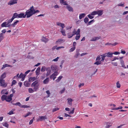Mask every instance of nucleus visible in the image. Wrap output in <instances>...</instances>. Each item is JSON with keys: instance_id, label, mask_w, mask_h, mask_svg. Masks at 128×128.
Segmentation results:
<instances>
[{"instance_id": "a878e982", "label": "nucleus", "mask_w": 128, "mask_h": 128, "mask_svg": "<svg viewBox=\"0 0 128 128\" xmlns=\"http://www.w3.org/2000/svg\"><path fill=\"white\" fill-rule=\"evenodd\" d=\"M79 50H78L76 51V54L74 56V57L75 58H77L78 57V56L80 55V54H79Z\"/></svg>"}, {"instance_id": "c85d7f7f", "label": "nucleus", "mask_w": 128, "mask_h": 128, "mask_svg": "<svg viewBox=\"0 0 128 128\" xmlns=\"http://www.w3.org/2000/svg\"><path fill=\"white\" fill-rule=\"evenodd\" d=\"M62 40L58 39V40L56 42V44H60L62 43Z\"/></svg>"}, {"instance_id": "e433bc0d", "label": "nucleus", "mask_w": 128, "mask_h": 128, "mask_svg": "<svg viewBox=\"0 0 128 128\" xmlns=\"http://www.w3.org/2000/svg\"><path fill=\"white\" fill-rule=\"evenodd\" d=\"M6 22H4L3 23L1 24V27H6Z\"/></svg>"}, {"instance_id": "7c9ffc66", "label": "nucleus", "mask_w": 128, "mask_h": 128, "mask_svg": "<svg viewBox=\"0 0 128 128\" xmlns=\"http://www.w3.org/2000/svg\"><path fill=\"white\" fill-rule=\"evenodd\" d=\"M12 100V98H11L9 96H8L7 98H6V101L7 102H10V101Z\"/></svg>"}, {"instance_id": "c03bdc74", "label": "nucleus", "mask_w": 128, "mask_h": 128, "mask_svg": "<svg viewBox=\"0 0 128 128\" xmlns=\"http://www.w3.org/2000/svg\"><path fill=\"white\" fill-rule=\"evenodd\" d=\"M30 107V106H27V105H22V106L21 107L22 108H29Z\"/></svg>"}, {"instance_id": "79ce46f5", "label": "nucleus", "mask_w": 128, "mask_h": 128, "mask_svg": "<svg viewBox=\"0 0 128 128\" xmlns=\"http://www.w3.org/2000/svg\"><path fill=\"white\" fill-rule=\"evenodd\" d=\"M28 90L29 93H32L34 92V90L32 88H29Z\"/></svg>"}, {"instance_id": "a19ab883", "label": "nucleus", "mask_w": 128, "mask_h": 128, "mask_svg": "<svg viewBox=\"0 0 128 128\" xmlns=\"http://www.w3.org/2000/svg\"><path fill=\"white\" fill-rule=\"evenodd\" d=\"M3 125L6 127H7V128H8V126L9 125L8 124L7 122H5L4 124H3Z\"/></svg>"}, {"instance_id": "09e8293b", "label": "nucleus", "mask_w": 128, "mask_h": 128, "mask_svg": "<svg viewBox=\"0 0 128 128\" xmlns=\"http://www.w3.org/2000/svg\"><path fill=\"white\" fill-rule=\"evenodd\" d=\"M92 16V15H91L90 14L88 15V16L89 18L91 19L93 18L94 17V16Z\"/></svg>"}, {"instance_id": "473e14b6", "label": "nucleus", "mask_w": 128, "mask_h": 128, "mask_svg": "<svg viewBox=\"0 0 128 128\" xmlns=\"http://www.w3.org/2000/svg\"><path fill=\"white\" fill-rule=\"evenodd\" d=\"M89 20V19L87 17H86L84 19V22L86 24L88 23Z\"/></svg>"}, {"instance_id": "f704fd0d", "label": "nucleus", "mask_w": 128, "mask_h": 128, "mask_svg": "<svg viewBox=\"0 0 128 128\" xmlns=\"http://www.w3.org/2000/svg\"><path fill=\"white\" fill-rule=\"evenodd\" d=\"M101 58V55H98V56L96 58V60H100Z\"/></svg>"}, {"instance_id": "de8ad7c7", "label": "nucleus", "mask_w": 128, "mask_h": 128, "mask_svg": "<svg viewBox=\"0 0 128 128\" xmlns=\"http://www.w3.org/2000/svg\"><path fill=\"white\" fill-rule=\"evenodd\" d=\"M94 22V19L91 20L89 22L88 24H87V25H90L91 24V23L92 22Z\"/></svg>"}, {"instance_id": "1a4fd4ad", "label": "nucleus", "mask_w": 128, "mask_h": 128, "mask_svg": "<svg viewBox=\"0 0 128 128\" xmlns=\"http://www.w3.org/2000/svg\"><path fill=\"white\" fill-rule=\"evenodd\" d=\"M58 74V72L57 71H55L50 76V79H52L54 77L56 76Z\"/></svg>"}, {"instance_id": "5701e85b", "label": "nucleus", "mask_w": 128, "mask_h": 128, "mask_svg": "<svg viewBox=\"0 0 128 128\" xmlns=\"http://www.w3.org/2000/svg\"><path fill=\"white\" fill-rule=\"evenodd\" d=\"M86 15L84 13H82L80 14L79 16V18L80 19H81L84 18Z\"/></svg>"}, {"instance_id": "f03ea898", "label": "nucleus", "mask_w": 128, "mask_h": 128, "mask_svg": "<svg viewBox=\"0 0 128 128\" xmlns=\"http://www.w3.org/2000/svg\"><path fill=\"white\" fill-rule=\"evenodd\" d=\"M38 80H36L33 82L31 85L32 87H34V91H36L38 88L39 84H38Z\"/></svg>"}, {"instance_id": "0e129e2a", "label": "nucleus", "mask_w": 128, "mask_h": 128, "mask_svg": "<svg viewBox=\"0 0 128 128\" xmlns=\"http://www.w3.org/2000/svg\"><path fill=\"white\" fill-rule=\"evenodd\" d=\"M118 6H121L124 7V4H122L121 3L119 4L118 5Z\"/></svg>"}, {"instance_id": "9b49d317", "label": "nucleus", "mask_w": 128, "mask_h": 128, "mask_svg": "<svg viewBox=\"0 0 128 128\" xmlns=\"http://www.w3.org/2000/svg\"><path fill=\"white\" fill-rule=\"evenodd\" d=\"M52 70L54 72V71H58V69L57 67L55 66L52 65L51 67Z\"/></svg>"}, {"instance_id": "39448f33", "label": "nucleus", "mask_w": 128, "mask_h": 128, "mask_svg": "<svg viewBox=\"0 0 128 128\" xmlns=\"http://www.w3.org/2000/svg\"><path fill=\"white\" fill-rule=\"evenodd\" d=\"M0 83L1 86L5 87L7 85V84H6L5 81L4 80H2V79L0 80Z\"/></svg>"}, {"instance_id": "4be33fe9", "label": "nucleus", "mask_w": 128, "mask_h": 128, "mask_svg": "<svg viewBox=\"0 0 128 128\" xmlns=\"http://www.w3.org/2000/svg\"><path fill=\"white\" fill-rule=\"evenodd\" d=\"M26 76V74H23L21 73L19 76V78H25Z\"/></svg>"}, {"instance_id": "4d7b16f0", "label": "nucleus", "mask_w": 128, "mask_h": 128, "mask_svg": "<svg viewBox=\"0 0 128 128\" xmlns=\"http://www.w3.org/2000/svg\"><path fill=\"white\" fill-rule=\"evenodd\" d=\"M2 33H1L0 34H2V36H4L3 34L5 33L6 32V30L5 29H4L3 30H2Z\"/></svg>"}, {"instance_id": "f257e3e1", "label": "nucleus", "mask_w": 128, "mask_h": 128, "mask_svg": "<svg viewBox=\"0 0 128 128\" xmlns=\"http://www.w3.org/2000/svg\"><path fill=\"white\" fill-rule=\"evenodd\" d=\"M28 10L30 17L36 13L39 12H40L38 10H35L33 6L31 7Z\"/></svg>"}, {"instance_id": "680f3d73", "label": "nucleus", "mask_w": 128, "mask_h": 128, "mask_svg": "<svg viewBox=\"0 0 128 128\" xmlns=\"http://www.w3.org/2000/svg\"><path fill=\"white\" fill-rule=\"evenodd\" d=\"M118 59L119 58H118L114 57V59L113 60H111L112 61H113L116 60H118Z\"/></svg>"}, {"instance_id": "4468645a", "label": "nucleus", "mask_w": 128, "mask_h": 128, "mask_svg": "<svg viewBox=\"0 0 128 128\" xmlns=\"http://www.w3.org/2000/svg\"><path fill=\"white\" fill-rule=\"evenodd\" d=\"M49 81V78H47L43 81V83L44 84H48Z\"/></svg>"}, {"instance_id": "a18cd8bd", "label": "nucleus", "mask_w": 128, "mask_h": 128, "mask_svg": "<svg viewBox=\"0 0 128 128\" xmlns=\"http://www.w3.org/2000/svg\"><path fill=\"white\" fill-rule=\"evenodd\" d=\"M41 40L42 42H45L47 41V40L46 38L44 37L41 39Z\"/></svg>"}, {"instance_id": "6ab92c4d", "label": "nucleus", "mask_w": 128, "mask_h": 128, "mask_svg": "<svg viewBox=\"0 0 128 128\" xmlns=\"http://www.w3.org/2000/svg\"><path fill=\"white\" fill-rule=\"evenodd\" d=\"M24 86L27 87H28L30 86V84L27 81L24 82Z\"/></svg>"}, {"instance_id": "ea45409f", "label": "nucleus", "mask_w": 128, "mask_h": 128, "mask_svg": "<svg viewBox=\"0 0 128 128\" xmlns=\"http://www.w3.org/2000/svg\"><path fill=\"white\" fill-rule=\"evenodd\" d=\"M101 64V61H97L94 63V64H97V65H98L100 64Z\"/></svg>"}, {"instance_id": "8fccbe9b", "label": "nucleus", "mask_w": 128, "mask_h": 128, "mask_svg": "<svg viewBox=\"0 0 128 128\" xmlns=\"http://www.w3.org/2000/svg\"><path fill=\"white\" fill-rule=\"evenodd\" d=\"M75 49V47H73V48H71L69 50L70 52H73Z\"/></svg>"}, {"instance_id": "aec40b11", "label": "nucleus", "mask_w": 128, "mask_h": 128, "mask_svg": "<svg viewBox=\"0 0 128 128\" xmlns=\"http://www.w3.org/2000/svg\"><path fill=\"white\" fill-rule=\"evenodd\" d=\"M7 96L5 95H3L1 97V100L2 101H4V100H6V97Z\"/></svg>"}, {"instance_id": "bb28decb", "label": "nucleus", "mask_w": 128, "mask_h": 128, "mask_svg": "<svg viewBox=\"0 0 128 128\" xmlns=\"http://www.w3.org/2000/svg\"><path fill=\"white\" fill-rule=\"evenodd\" d=\"M19 22L18 20H16L14 23L12 24H11V26L13 27H14L17 24V23Z\"/></svg>"}, {"instance_id": "2eb2a0df", "label": "nucleus", "mask_w": 128, "mask_h": 128, "mask_svg": "<svg viewBox=\"0 0 128 128\" xmlns=\"http://www.w3.org/2000/svg\"><path fill=\"white\" fill-rule=\"evenodd\" d=\"M18 14L16 12H15L13 14L12 18L14 20L15 18H18Z\"/></svg>"}, {"instance_id": "0eeeda50", "label": "nucleus", "mask_w": 128, "mask_h": 128, "mask_svg": "<svg viewBox=\"0 0 128 128\" xmlns=\"http://www.w3.org/2000/svg\"><path fill=\"white\" fill-rule=\"evenodd\" d=\"M39 118L37 120V121H38L39 120L42 121L44 120L45 119H47L46 116H39Z\"/></svg>"}, {"instance_id": "6e6552de", "label": "nucleus", "mask_w": 128, "mask_h": 128, "mask_svg": "<svg viewBox=\"0 0 128 128\" xmlns=\"http://www.w3.org/2000/svg\"><path fill=\"white\" fill-rule=\"evenodd\" d=\"M47 71V73L46 74V76H48L51 73V70L50 68L48 67L46 68V70Z\"/></svg>"}, {"instance_id": "bf43d9fd", "label": "nucleus", "mask_w": 128, "mask_h": 128, "mask_svg": "<svg viewBox=\"0 0 128 128\" xmlns=\"http://www.w3.org/2000/svg\"><path fill=\"white\" fill-rule=\"evenodd\" d=\"M8 114L9 115H11L12 114H14L13 112V111L12 110H11L8 113Z\"/></svg>"}, {"instance_id": "69168bd1", "label": "nucleus", "mask_w": 128, "mask_h": 128, "mask_svg": "<svg viewBox=\"0 0 128 128\" xmlns=\"http://www.w3.org/2000/svg\"><path fill=\"white\" fill-rule=\"evenodd\" d=\"M80 37V36H76L75 38V39L76 40H78Z\"/></svg>"}, {"instance_id": "13d9d810", "label": "nucleus", "mask_w": 128, "mask_h": 128, "mask_svg": "<svg viewBox=\"0 0 128 128\" xmlns=\"http://www.w3.org/2000/svg\"><path fill=\"white\" fill-rule=\"evenodd\" d=\"M14 20L12 18L8 20L7 22L8 23L10 24Z\"/></svg>"}, {"instance_id": "f8f14e48", "label": "nucleus", "mask_w": 128, "mask_h": 128, "mask_svg": "<svg viewBox=\"0 0 128 128\" xmlns=\"http://www.w3.org/2000/svg\"><path fill=\"white\" fill-rule=\"evenodd\" d=\"M67 100H68V104L70 106H72V102L73 100L71 98H69L67 99Z\"/></svg>"}, {"instance_id": "f3484780", "label": "nucleus", "mask_w": 128, "mask_h": 128, "mask_svg": "<svg viewBox=\"0 0 128 128\" xmlns=\"http://www.w3.org/2000/svg\"><path fill=\"white\" fill-rule=\"evenodd\" d=\"M40 67H38L37 68L36 71V75H38L40 74Z\"/></svg>"}, {"instance_id": "c756f323", "label": "nucleus", "mask_w": 128, "mask_h": 128, "mask_svg": "<svg viewBox=\"0 0 128 128\" xmlns=\"http://www.w3.org/2000/svg\"><path fill=\"white\" fill-rule=\"evenodd\" d=\"M62 76H60L58 78L57 80H56V82H59L61 79L62 78Z\"/></svg>"}, {"instance_id": "5fc2aeb1", "label": "nucleus", "mask_w": 128, "mask_h": 128, "mask_svg": "<svg viewBox=\"0 0 128 128\" xmlns=\"http://www.w3.org/2000/svg\"><path fill=\"white\" fill-rule=\"evenodd\" d=\"M72 36H74L75 34H76V29H74L72 32Z\"/></svg>"}, {"instance_id": "4c0bfd02", "label": "nucleus", "mask_w": 128, "mask_h": 128, "mask_svg": "<svg viewBox=\"0 0 128 128\" xmlns=\"http://www.w3.org/2000/svg\"><path fill=\"white\" fill-rule=\"evenodd\" d=\"M99 39V38L98 37H95L92 38V39L91 40V41H96L97 40Z\"/></svg>"}, {"instance_id": "423d86ee", "label": "nucleus", "mask_w": 128, "mask_h": 128, "mask_svg": "<svg viewBox=\"0 0 128 128\" xmlns=\"http://www.w3.org/2000/svg\"><path fill=\"white\" fill-rule=\"evenodd\" d=\"M106 57H107L108 58H111L113 56L112 52H108L107 53L104 54Z\"/></svg>"}, {"instance_id": "cd10ccee", "label": "nucleus", "mask_w": 128, "mask_h": 128, "mask_svg": "<svg viewBox=\"0 0 128 128\" xmlns=\"http://www.w3.org/2000/svg\"><path fill=\"white\" fill-rule=\"evenodd\" d=\"M6 89H4L3 90H2L1 92V94H5L6 95H7L8 94V92H4V91H6Z\"/></svg>"}, {"instance_id": "2f4dec72", "label": "nucleus", "mask_w": 128, "mask_h": 128, "mask_svg": "<svg viewBox=\"0 0 128 128\" xmlns=\"http://www.w3.org/2000/svg\"><path fill=\"white\" fill-rule=\"evenodd\" d=\"M61 32L62 33V35L64 36H66V34H65V31L64 30L62 29L61 30Z\"/></svg>"}, {"instance_id": "a211bd4d", "label": "nucleus", "mask_w": 128, "mask_h": 128, "mask_svg": "<svg viewBox=\"0 0 128 128\" xmlns=\"http://www.w3.org/2000/svg\"><path fill=\"white\" fill-rule=\"evenodd\" d=\"M8 66L10 67H12V66L11 65H10L9 64H5L3 65L2 67V68L1 69L2 70L3 69H4V68H5L6 67H8Z\"/></svg>"}, {"instance_id": "20e7f679", "label": "nucleus", "mask_w": 128, "mask_h": 128, "mask_svg": "<svg viewBox=\"0 0 128 128\" xmlns=\"http://www.w3.org/2000/svg\"><path fill=\"white\" fill-rule=\"evenodd\" d=\"M18 0H11L8 3V4L12 5L17 4Z\"/></svg>"}, {"instance_id": "58836bf2", "label": "nucleus", "mask_w": 128, "mask_h": 128, "mask_svg": "<svg viewBox=\"0 0 128 128\" xmlns=\"http://www.w3.org/2000/svg\"><path fill=\"white\" fill-rule=\"evenodd\" d=\"M75 108H72V110L70 111L69 112V114H73L74 112Z\"/></svg>"}, {"instance_id": "338daca9", "label": "nucleus", "mask_w": 128, "mask_h": 128, "mask_svg": "<svg viewBox=\"0 0 128 128\" xmlns=\"http://www.w3.org/2000/svg\"><path fill=\"white\" fill-rule=\"evenodd\" d=\"M59 58L58 57L54 59L52 61H54V62H56L58 60V59Z\"/></svg>"}, {"instance_id": "b1692460", "label": "nucleus", "mask_w": 128, "mask_h": 128, "mask_svg": "<svg viewBox=\"0 0 128 128\" xmlns=\"http://www.w3.org/2000/svg\"><path fill=\"white\" fill-rule=\"evenodd\" d=\"M120 60L122 66L124 68H126V67L124 65V62L123 60L122 59H120Z\"/></svg>"}, {"instance_id": "412c9836", "label": "nucleus", "mask_w": 128, "mask_h": 128, "mask_svg": "<svg viewBox=\"0 0 128 128\" xmlns=\"http://www.w3.org/2000/svg\"><path fill=\"white\" fill-rule=\"evenodd\" d=\"M36 78H35L34 77H30L29 78V82H33L34 80H36Z\"/></svg>"}, {"instance_id": "ddd939ff", "label": "nucleus", "mask_w": 128, "mask_h": 128, "mask_svg": "<svg viewBox=\"0 0 128 128\" xmlns=\"http://www.w3.org/2000/svg\"><path fill=\"white\" fill-rule=\"evenodd\" d=\"M6 72H4L2 74L1 76L0 77V80L2 79L3 80V79L6 76Z\"/></svg>"}, {"instance_id": "864d4df0", "label": "nucleus", "mask_w": 128, "mask_h": 128, "mask_svg": "<svg viewBox=\"0 0 128 128\" xmlns=\"http://www.w3.org/2000/svg\"><path fill=\"white\" fill-rule=\"evenodd\" d=\"M80 28H78L77 31L76 32V34L78 35H80Z\"/></svg>"}, {"instance_id": "e2e57ef3", "label": "nucleus", "mask_w": 128, "mask_h": 128, "mask_svg": "<svg viewBox=\"0 0 128 128\" xmlns=\"http://www.w3.org/2000/svg\"><path fill=\"white\" fill-rule=\"evenodd\" d=\"M120 53V52H112V54H114L115 55H117L118 54H119Z\"/></svg>"}, {"instance_id": "3c124183", "label": "nucleus", "mask_w": 128, "mask_h": 128, "mask_svg": "<svg viewBox=\"0 0 128 128\" xmlns=\"http://www.w3.org/2000/svg\"><path fill=\"white\" fill-rule=\"evenodd\" d=\"M16 82V80H13L12 82L11 86H12L13 85L15 84Z\"/></svg>"}, {"instance_id": "774afa93", "label": "nucleus", "mask_w": 128, "mask_h": 128, "mask_svg": "<svg viewBox=\"0 0 128 128\" xmlns=\"http://www.w3.org/2000/svg\"><path fill=\"white\" fill-rule=\"evenodd\" d=\"M17 106H18L21 107L22 105L20 103V102H17Z\"/></svg>"}, {"instance_id": "052dcab7", "label": "nucleus", "mask_w": 128, "mask_h": 128, "mask_svg": "<svg viewBox=\"0 0 128 128\" xmlns=\"http://www.w3.org/2000/svg\"><path fill=\"white\" fill-rule=\"evenodd\" d=\"M64 47L63 46H59L56 48V49L57 50H58L61 48H64Z\"/></svg>"}, {"instance_id": "37998d69", "label": "nucleus", "mask_w": 128, "mask_h": 128, "mask_svg": "<svg viewBox=\"0 0 128 128\" xmlns=\"http://www.w3.org/2000/svg\"><path fill=\"white\" fill-rule=\"evenodd\" d=\"M32 113L31 112H28V113H27L24 116V117L25 118H26L28 116L30 115L31 114H32Z\"/></svg>"}, {"instance_id": "9d476101", "label": "nucleus", "mask_w": 128, "mask_h": 128, "mask_svg": "<svg viewBox=\"0 0 128 128\" xmlns=\"http://www.w3.org/2000/svg\"><path fill=\"white\" fill-rule=\"evenodd\" d=\"M66 8L70 12H73L74 11L73 8L69 5L66 6Z\"/></svg>"}, {"instance_id": "603ef678", "label": "nucleus", "mask_w": 128, "mask_h": 128, "mask_svg": "<svg viewBox=\"0 0 128 128\" xmlns=\"http://www.w3.org/2000/svg\"><path fill=\"white\" fill-rule=\"evenodd\" d=\"M59 109L58 108H54L52 110V112H54L56 111L57 110H59Z\"/></svg>"}, {"instance_id": "7ed1b4c3", "label": "nucleus", "mask_w": 128, "mask_h": 128, "mask_svg": "<svg viewBox=\"0 0 128 128\" xmlns=\"http://www.w3.org/2000/svg\"><path fill=\"white\" fill-rule=\"evenodd\" d=\"M25 14L24 13H21L19 14H18V18H25L26 16V18H30V16L28 12V10H27Z\"/></svg>"}, {"instance_id": "393cba45", "label": "nucleus", "mask_w": 128, "mask_h": 128, "mask_svg": "<svg viewBox=\"0 0 128 128\" xmlns=\"http://www.w3.org/2000/svg\"><path fill=\"white\" fill-rule=\"evenodd\" d=\"M106 57L105 55L104 54H103L102 55H101V58L102 59L100 61L101 62L102 61L103 62L104 61V60H105V58Z\"/></svg>"}, {"instance_id": "72a5a7b5", "label": "nucleus", "mask_w": 128, "mask_h": 128, "mask_svg": "<svg viewBox=\"0 0 128 128\" xmlns=\"http://www.w3.org/2000/svg\"><path fill=\"white\" fill-rule=\"evenodd\" d=\"M46 68L45 66H42L41 69V71L42 72H44L46 70Z\"/></svg>"}, {"instance_id": "49530a36", "label": "nucleus", "mask_w": 128, "mask_h": 128, "mask_svg": "<svg viewBox=\"0 0 128 128\" xmlns=\"http://www.w3.org/2000/svg\"><path fill=\"white\" fill-rule=\"evenodd\" d=\"M116 87H117V88H120V84L119 83V82L118 81L117 82V83H116Z\"/></svg>"}, {"instance_id": "dca6fc26", "label": "nucleus", "mask_w": 128, "mask_h": 128, "mask_svg": "<svg viewBox=\"0 0 128 128\" xmlns=\"http://www.w3.org/2000/svg\"><path fill=\"white\" fill-rule=\"evenodd\" d=\"M97 13V14L99 16H101L103 14V11L101 10H99L96 11Z\"/></svg>"}, {"instance_id": "c9c22d12", "label": "nucleus", "mask_w": 128, "mask_h": 128, "mask_svg": "<svg viewBox=\"0 0 128 128\" xmlns=\"http://www.w3.org/2000/svg\"><path fill=\"white\" fill-rule=\"evenodd\" d=\"M97 12L96 11H94L93 12H92L91 13V15L92 16H94L95 15H96L97 14Z\"/></svg>"}, {"instance_id": "6e6d98bb", "label": "nucleus", "mask_w": 128, "mask_h": 128, "mask_svg": "<svg viewBox=\"0 0 128 128\" xmlns=\"http://www.w3.org/2000/svg\"><path fill=\"white\" fill-rule=\"evenodd\" d=\"M111 64L114 66H117L118 65L117 62H112Z\"/></svg>"}]
</instances>
